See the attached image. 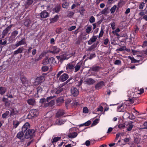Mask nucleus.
<instances>
[{
	"label": "nucleus",
	"mask_w": 147,
	"mask_h": 147,
	"mask_svg": "<svg viewBox=\"0 0 147 147\" xmlns=\"http://www.w3.org/2000/svg\"><path fill=\"white\" fill-rule=\"evenodd\" d=\"M26 40L24 38H23L18 42H17L15 45L16 47H18L22 45H24L26 44Z\"/></svg>",
	"instance_id": "obj_13"
},
{
	"label": "nucleus",
	"mask_w": 147,
	"mask_h": 147,
	"mask_svg": "<svg viewBox=\"0 0 147 147\" xmlns=\"http://www.w3.org/2000/svg\"><path fill=\"white\" fill-rule=\"evenodd\" d=\"M48 63L50 64H55L56 63L55 58L53 57H51L48 59Z\"/></svg>",
	"instance_id": "obj_32"
},
{
	"label": "nucleus",
	"mask_w": 147,
	"mask_h": 147,
	"mask_svg": "<svg viewBox=\"0 0 147 147\" xmlns=\"http://www.w3.org/2000/svg\"><path fill=\"white\" fill-rule=\"evenodd\" d=\"M9 112L8 111H6L5 113L2 114V117L3 119H5L7 118V116L9 115Z\"/></svg>",
	"instance_id": "obj_37"
},
{
	"label": "nucleus",
	"mask_w": 147,
	"mask_h": 147,
	"mask_svg": "<svg viewBox=\"0 0 147 147\" xmlns=\"http://www.w3.org/2000/svg\"><path fill=\"white\" fill-rule=\"evenodd\" d=\"M134 125L132 124L129 125L127 129V130L128 131H131L133 128Z\"/></svg>",
	"instance_id": "obj_53"
},
{
	"label": "nucleus",
	"mask_w": 147,
	"mask_h": 147,
	"mask_svg": "<svg viewBox=\"0 0 147 147\" xmlns=\"http://www.w3.org/2000/svg\"><path fill=\"white\" fill-rule=\"evenodd\" d=\"M33 2V0H27V3L28 5H31Z\"/></svg>",
	"instance_id": "obj_63"
},
{
	"label": "nucleus",
	"mask_w": 147,
	"mask_h": 147,
	"mask_svg": "<svg viewBox=\"0 0 147 147\" xmlns=\"http://www.w3.org/2000/svg\"><path fill=\"white\" fill-rule=\"evenodd\" d=\"M129 58L131 60V63H139L140 60H137L135 59L134 57H131L130 56H129Z\"/></svg>",
	"instance_id": "obj_38"
},
{
	"label": "nucleus",
	"mask_w": 147,
	"mask_h": 147,
	"mask_svg": "<svg viewBox=\"0 0 147 147\" xmlns=\"http://www.w3.org/2000/svg\"><path fill=\"white\" fill-rule=\"evenodd\" d=\"M69 6V3L66 2L63 3L62 5V7L63 8L65 9H67L68 8Z\"/></svg>",
	"instance_id": "obj_41"
},
{
	"label": "nucleus",
	"mask_w": 147,
	"mask_h": 147,
	"mask_svg": "<svg viewBox=\"0 0 147 147\" xmlns=\"http://www.w3.org/2000/svg\"><path fill=\"white\" fill-rule=\"evenodd\" d=\"M76 28V26H72L68 28V30L69 31H71L75 29Z\"/></svg>",
	"instance_id": "obj_62"
},
{
	"label": "nucleus",
	"mask_w": 147,
	"mask_h": 147,
	"mask_svg": "<svg viewBox=\"0 0 147 147\" xmlns=\"http://www.w3.org/2000/svg\"><path fill=\"white\" fill-rule=\"evenodd\" d=\"M20 123V122L19 121L17 120L13 121V127L14 128H16L18 126Z\"/></svg>",
	"instance_id": "obj_35"
},
{
	"label": "nucleus",
	"mask_w": 147,
	"mask_h": 147,
	"mask_svg": "<svg viewBox=\"0 0 147 147\" xmlns=\"http://www.w3.org/2000/svg\"><path fill=\"white\" fill-rule=\"evenodd\" d=\"M7 90V88L5 87L2 86L0 87V94L3 95L4 94Z\"/></svg>",
	"instance_id": "obj_34"
},
{
	"label": "nucleus",
	"mask_w": 147,
	"mask_h": 147,
	"mask_svg": "<svg viewBox=\"0 0 147 147\" xmlns=\"http://www.w3.org/2000/svg\"><path fill=\"white\" fill-rule=\"evenodd\" d=\"M61 8V5L58 4L55 6L54 8H52L51 9L54 12L57 13L60 11Z\"/></svg>",
	"instance_id": "obj_12"
},
{
	"label": "nucleus",
	"mask_w": 147,
	"mask_h": 147,
	"mask_svg": "<svg viewBox=\"0 0 147 147\" xmlns=\"http://www.w3.org/2000/svg\"><path fill=\"white\" fill-rule=\"evenodd\" d=\"M92 26H88L86 28V32L88 34H89L90 32L92 30Z\"/></svg>",
	"instance_id": "obj_42"
},
{
	"label": "nucleus",
	"mask_w": 147,
	"mask_h": 147,
	"mask_svg": "<svg viewBox=\"0 0 147 147\" xmlns=\"http://www.w3.org/2000/svg\"><path fill=\"white\" fill-rule=\"evenodd\" d=\"M99 122V120L98 119H96L94 120L92 123V125H96Z\"/></svg>",
	"instance_id": "obj_52"
},
{
	"label": "nucleus",
	"mask_w": 147,
	"mask_h": 147,
	"mask_svg": "<svg viewBox=\"0 0 147 147\" xmlns=\"http://www.w3.org/2000/svg\"><path fill=\"white\" fill-rule=\"evenodd\" d=\"M99 43V42L97 41L96 43H94L91 46L89 47L88 49V51H91L94 49L97 46Z\"/></svg>",
	"instance_id": "obj_28"
},
{
	"label": "nucleus",
	"mask_w": 147,
	"mask_h": 147,
	"mask_svg": "<svg viewBox=\"0 0 147 147\" xmlns=\"http://www.w3.org/2000/svg\"><path fill=\"white\" fill-rule=\"evenodd\" d=\"M27 124L28 125V123L24 125L22 127V131L19 132L16 136L17 138L21 140L22 142H23L24 140V133L28 129Z\"/></svg>",
	"instance_id": "obj_1"
},
{
	"label": "nucleus",
	"mask_w": 147,
	"mask_h": 147,
	"mask_svg": "<svg viewBox=\"0 0 147 147\" xmlns=\"http://www.w3.org/2000/svg\"><path fill=\"white\" fill-rule=\"evenodd\" d=\"M101 68L102 67L100 66L94 65L92 66L91 69V70L93 71L97 72L100 69H101Z\"/></svg>",
	"instance_id": "obj_22"
},
{
	"label": "nucleus",
	"mask_w": 147,
	"mask_h": 147,
	"mask_svg": "<svg viewBox=\"0 0 147 147\" xmlns=\"http://www.w3.org/2000/svg\"><path fill=\"white\" fill-rule=\"evenodd\" d=\"M45 79V78L43 76L38 77L36 79L35 82H37L38 84H40L42 83Z\"/></svg>",
	"instance_id": "obj_23"
},
{
	"label": "nucleus",
	"mask_w": 147,
	"mask_h": 147,
	"mask_svg": "<svg viewBox=\"0 0 147 147\" xmlns=\"http://www.w3.org/2000/svg\"><path fill=\"white\" fill-rule=\"evenodd\" d=\"M96 57V55L95 53L93 54H91L90 55V57H88L87 58V59H90L91 60L93 58L95 57Z\"/></svg>",
	"instance_id": "obj_54"
},
{
	"label": "nucleus",
	"mask_w": 147,
	"mask_h": 147,
	"mask_svg": "<svg viewBox=\"0 0 147 147\" xmlns=\"http://www.w3.org/2000/svg\"><path fill=\"white\" fill-rule=\"evenodd\" d=\"M49 67L47 66H42V69L43 71L45 72L46 71L49 69Z\"/></svg>",
	"instance_id": "obj_51"
},
{
	"label": "nucleus",
	"mask_w": 147,
	"mask_h": 147,
	"mask_svg": "<svg viewBox=\"0 0 147 147\" xmlns=\"http://www.w3.org/2000/svg\"><path fill=\"white\" fill-rule=\"evenodd\" d=\"M66 121V120L64 119H58L56 120L55 123L58 125H61L64 123Z\"/></svg>",
	"instance_id": "obj_26"
},
{
	"label": "nucleus",
	"mask_w": 147,
	"mask_h": 147,
	"mask_svg": "<svg viewBox=\"0 0 147 147\" xmlns=\"http://www.w3.org/2000/svg\"><path fill=\"white\" fill-rule=\"evenodd\" d=\"M53 51H50V52L53 54H55L58 53L60 49L59 48H58L57 46H53L52 47Z\"/></svg>",
	"instance_id": "obj_14"
},
{
	"label": "nucleus",
	"mask_w": 147,
	"mask_h": 147,
	"mask_svg": "<svg viewBox=\"0 0 147 147\" xmlns=\"http://www.w3.org/2000/svg\"><path fill=\"white\" fill-rule=\"evenodd\" d=\"M38 114L39 112L38 109H32L30 111L29 114L27 116V118L30 119L32 117H36Z\"/></svg>",
	"instance_id": "obj_4"
},
{
	"label": "nucleus",
	"mask_w": 147,
	"mask_h": 147,
	"mask_svg": "<svg viewBox=\"0 0 147 147\" xmlns=\"http://www.w3.org/2000/svg\"><path fill=\"white\" fill-rule=\"evenodd\" d=\"M12 26V24H11L8 26L3 31L1 34L2 38H4L5 36L7 34L9 31L11 30Z\"/></svg>",
	"instance_id": "obj_8"
},
{
	"label": "nucleus",
	"mask_w": 147,
	"mask_h": 147,
	"mask_svg": "<svg viewBox=\"0 0 147 147\" xmlns=\"http://www.w3.org/2000/svg\"><path fill=\"white\" fill-rule=\"evenodd\" d=\"M61 138V137H56L54 138L53 139L52 142V143H54L58 141Z\"/></svg>",
	"instance_id": "obj_46"
},
{
	"label": "nucleus",
	"mask_w": 147,
	"mask_h": 147,
	"mask_svg": "<svg viewBox=\"0 0 147 147\" xmlns=\"http://www.w3.org/2000/svg\"><path fill=\"white\" fill-rule=\"evenodd\" d=\"M57 58L60 61H63L65 60H67L70 57L66 53L63 54L60 56H56Z\"/></svg>",
	"instance_id": "obj_6"
},
{
	"label": "nucleus",
	"mask_w": 147,
	"mask_h": 147,
	"mask_svg": "<svg viewBox=\"0 0 147 147\" xmlns=\"http://www.w3.org/2000/svg\"><path fill=\"white\" fill-rule=\"evenodd\" d=\"M124 105L122 104L118 106L117 108V111L118 112H124L125 111V109L124 108Z\"/></svg>",
	"instance_id": "obj_25"
},
{
	"label": "nucleus",
	"mask_w": 147,
	"mask_h": 147,
	"mask_svg": "<svg viewBox=\"0 0 147 147\" xmlns=\"http://www.w3.org/2000/svg\"><path fill=\"white\" fill-rule=\"evenodd\" d=\"M117 7V6L115 5L111 8V9H110V11L111 13L113 14L114 13Z\"/></svg>",
	"instance_id": "obj_43"
},
{
	"label": "nucleus",
	"mask_w": 147,
	"mask_h": 147,
	"mask_svg": "<svg viewBox=\"0 0 147 147\" xmlns=\"http://www.w3.org/2000/svg\"><path fill=\"white\" fill-rule=\"evenodd\" d=\"M8 99L7 98H5L3 97L2 98V101L4 102V104L5 106H8L9 104L8 101Z\"/></svg>",
	"instance_id": "obj_39"
},
{
	"label": "nucleus",
	"mask_w": 147,
	"mask_h": 147,
	"mask_svg": "<svg viewBox=\"0 0 147 147\" xmlns=\"http://www.w3.org/2000/svg\"><path fill=\"white\" fill-rule=\"evenodd\" d=\"M95 21V19L93 16H91L89 19V22L91 23L94 22Z\"/></svg>",
	"instance_id": "obj_47"
},
{
	"label": "nucleus",
	"mask_w": 147,
	"mask_h": 147,
	"mask_svg": "<svg viewBox=\"0 0 147 147\" xmlns=\"http://www.w3.org/2000/svg\"><path fill=\"white\" fill-rule=\"evenodd\" d=\"M108 9L107 7L105 8L101 11V13L103 14H105L108 13Z\"/></svg>",
	"instance_id": "obj_45"
},
{
	"label": "nucleus",
	"mask_w": 147,
	"mask_h": 147,
	"mask_svg": "<svg viewBox=\"0 0 147 147\" xmlns=\"http://www.w3.org/2000/svg\"><path fill=\"white\" fill-rule=\"evenodd\" d=\"M24 49L23 47H20L17 50L13 52L14 55H17L23 52Z\"/></svg>",
	"instance_id": "obj_27"
},
{
	"label": "nucleus",
	"mask_w": 147,
	"mask_h": 147,
	"mask_svg": "<svg viewBox=\"0 0 147 147\" xmlns=\"http://www.w3.org/2000/svg\"><path fill=\"white\" fill-rule=\"evenodd\" d=\"M125 126V124L124 123L120 124L118 126V128L120 129H122Z\"/></svg>",
	"instance_id": "obj_58"
},
{
	"label": "nucleus",
	"mask_w": 147,
	"mask_h": 147,
	"mask_svg": "<svg viewBox=\"0 0 147 147\" xmlns=\"http://www.w3.org/2000/svg\"><path fill=\"white\" fill-rule=\"evenodd\" d=\"M86 82L87 84L90 85L92 84L95 82V80L91 78H89L87 79Z\"/></svg>",
	"instance_id": "obj_29"
},
{
	"label": "nucleus",
	"mask_w": 147,
	"mask_h": 147,
	"mask_svg": "<svg viewBox=\"0 0 147 147\" xmlns=\"http://www.w3.org/2000/svg\"><path fill=\"white\" fill-rule=\"evenodd\" d=\"M116 128H117V126L113 128L111 127H109L108 129L107 133H109L110 132L112 131L113 129H115Z\"/></svg>",
	"instance_id": "obj_56"
},
{
	"label": "nucleus",
	"mask_w": 147,
	"mask_h": 147,
	"mask_svg": "<svg viewBox=\"0 0 147 147\" xmlns=\"http://www.w3.org/2000/svg\"><path fill=\"white\" fill-rule=\"evenodd\" d=\"M71 101V99L68 98L65 101V106L67 109H68L69 104Z\"/></svg>",
	"instance_id": "obj_36"
},
{
	"label": "nucleus",
	"mask_w": 147,
	"mask_h": 147,
	"mask_svg": "<svg viewBox=\"0 0 147 147\" xmlns=\"http://www.w3.org/2000/svg\"><path fill=\"white\" fill-rule=\"evenodd\" d=\"M55 104V100H52L50 101V102H49L48 104V106L50 107H52Z\"/></svg>",
	"instance_id": "obj_48"
},
{
	"label": "nucleus",
	"mask_w": 147,
	"mask_h": 147,
	"mask_svg": "<svg viewBox=\"0 0 147 147\" xmlns=\"http://www.w3.org/2000/svg\"><path fill=\"white\" fill-rule=\"evenodd\" d=\"M65 112L63 110L59 109L57 111L56 115V117L59 118L63 116Z\"/></svg>",
	"instance_id": "obj_18"
},
{
	"label": "nucleus",
	"mask_w": 147,
	"mask_h": 147,
	"mask_svg": "<svg viewBox=\"0 0 147 147\" xmlns=\"http://www.w3.org/2000/svg\"><path fill=\"white\" fill-rule=\"evenodd\" d=\"M80 105L79 103L77 102L75 100L73 101V102L71 103V105L72 106H78Z\"/></svg>",
	"instance_id": "obj_50"
},
{
	"label": "nucleus",
	"mask_w": 147,
	"mask_h": 147,
	"mask_svg": "<svg viewBox=\"0 0 147 147\" xmlns=\"http://www.w3.org/2000/svg\"><path fill=\"white\" fill-rule=\"evenodd\" d=\"M24 138L26 139H32L35 136V131L34 129H27L26 131Z\"/></svg>",
	"instance_id": "obj_3"
},
{
	"label": "nucleus",
	"mask_w": 147,
	"mask_h": 147,
	"mask_svg": "<svg viewBox=\"0 0 147 147\" xmlns=\"http://www.w3.org/2000/svg\"><path fill=\"white\" fill-rule=\"evenodd\" d=\"M27 103L29 105H34L35 104V101L34 99L30 98L27 101Z\"/></svg>",
	"instance_id": "obj_31"
},
{
	"label": "nucleus",
	"mask_w": 147,
	"mask_h": 147,
	"mask_svg": "<svg viewBox=\"0 0 147 147\" xmlns=\"http://www.w3.org/2000/svg\"><path fill=\"white\" fill-rule=\"evenodd\" d=\"M63 72V71H59L57 74V78H59V80L60 81L63 82L66 80L68 78L69 76L66 73H64L60 76L61 74Z\"/></svg>",
	"instance_id": "obj_2"
},
{
	"label": "nucleus",
	"mask_w": 147,
	"mask_h": 147,
	"mask_svg": "<svg viewBox=\"0 0 147 147\" xmlns=\"http://www.w3.org/2000/svg\"><path fill=\"white\" fill-rule=\"evenodd\" d=\"M145 2H141L139 3L138 5V8L140 10H143L144 7L145 6Z\"/></svg>",
	"instance_id": "obj_30"
},
{
	"label": "nucleus",
	"mask_w": 147,
	"mask_h": 147,
	"mask_svg": "<svg viewBox=\"0 0 147 147\" xmlns=\"http://www.w3.org/2000/svg\"><path fill=\"white\" fill-rule=\"evenodd\" d=\"M64 98L62 97L58 98L56 100L57 105L59 106H60L64 102Z\"/></svg>",
	"instance_id": "obj_15"
},
{
	"label": "nucleus",
	"mask_w": 147,
	"mask_h": 147,
	"mask_svg": "<svg viewBox=\"0 0 147 147\" xmlns=\"http://www.w3.org/2000/svg\"><path fill=\"white\" fill-rule=\"evenodd\" d=\"M53 96H50L47 98L46 99V101L47 102H49L51 100H52L53 99Z\"/></svg>",
	"instance_id": "obj_60"
},
{
	"label": "nucleus",
	"mask_w": 147,
	"mask_h": 147,
	"mask_svg": "<svg viewBox=\"0 0 147 147\" xmlns=\"http://www.w3.org/2000/svg\"><path fill=\"white\" fill-rule=\"evenodd\" d=\"M63 90V88H58L57 89H56L55 90L54 92H55V94H59L60 93H61V92H62Z\"/></svg>",
	"instance_id": "obj_40"
},
{
	"label": "nucleus",
	"mask_w": 147,
	"mask_h": 147,
	"mask_svg": "<svg viewBox=\"0 0 147 147\" xmlns=\"http://www.w3.org/2000/svg\"><path fill=\"white\" fill-rule=\"evenodd\" d=\"M74 13L71 11H69L68 12V14L67 15V16L69 18H71L74 15Z\"/></svg>",
	"instance_id": "obj_49"
},
{
	"label": "nucleus",
	"mask_w": 147,
	"mask_h": 147,
	"mask_svg": "<svg viewBox=\"0 0 147 147\" xmlns=\"http://www.w3.org/2000/svg\"><path fill=\"white\" fill-rule=\"evenodd\" d=\"M33 21L32 19H26L24 23V24L25 26L27 27L32 26L34 24V23H32Z\"/></svg>",
	"instance_id": "obj_11"
},
{
	"label": "nucleus",
	"mask_w": 147,
	"mask_h": 147,
	"mask_svg": "<svg viewBox=\"0 0 147 147\" xmlns=\"http://www.w3.org/2000/svg\"><path fill=\"white\" fill-rule=\"evenodd\" d=\"M97 37L96 36H93L89 40L88 42V45H90L92 43L95 42L97 39Z\"/></svg>",
	"instance_id": "obj_24"
},
{
	"label": "nucleus",
	"mask_w": 147,
	"mask_h": 147,
	"mask_svg": "<svg viewBox=\"0 0 147 147\" xmlns=\"http://www.w3.org/2000/svg\"><path fill=\"white\" fill-rule=\"evenodd\" d=\"M147 46V41L145 40L143 42L142 47L143 48H144Z\"/></svg>",
	"instance_id": "obj_64"
},
{
	"label": "nucleus",
	"mask_w": 147,
	"mask_h": 147,
	"mask_svg": "<svg viewBox=\"0 0 147 147\" xmlns=\"http://www.w3.org/2000/svg\"><path fill=\"white\" fill-rule=\"evenodd\" d=\"M70 92L71 96L74 97L77 96L79 94L78 90L75 87H72L70 90Z\"/></svg>",
	"instance_id": "obj_7"
},
{
	"label": "nucleus",
	"mask_w": 147,
	"mask_h": 147,
	"mask_svg": "<svg viewBox=\"0 0 147 147\" xmlns=\"http://www.w3.org/2000/svg\"><path fill=\"white\" fill-rule=\"evenodd\" d=\"M74 128H71L70 129L69 132L68 134V136L69 138H76L78 134L76 132L73 131H74Z\"/></svg>",
	"instance_id": "obj_5"
},
{
	"label": "nucleus",
	"mask_w": 147,
	"mask_h": 147,
	"mask_svg": "<svg viewBox=\"0 0 147 147\" xmlns=\"http://www.w3.org/2000/svg\"><path fill=\"white\" fill-rule=\"evenodd\" d=\"M7 43V41L6 39H2L0 40V44L2 45H5Z\"/></svg>",
	"instance_id": "obj_44"
},
{
	"label": "nucleus",
	"mask_w": 147,
	"mask_h": 147,
	"mask_svg": "<svg viewBox=\"0 0 147 147\" xmlns=\"http://www.w3.org/2000/svg\"><path fill=\"white\" fill-rule=\"evenodd\" d=\"M104 85V82L103 81H101L96 84L95 88L96 89H99L102 88Z\"/></svg>",
	"instance_id": "obj_17"
},
{
	"label": "nucleus",
	"mask_w": 147,
	"mask_h": 147,
	"mask_svg": "<svg viewBox=\"0 0 147 147\" xmlns=\"http://www.w3.org/2000/svg\"><path fill=\"white\" fill-rule=\"evenodd\" d=\"M84 63L82 61H80L78 62L76 65L74 66V68H75L74 72H76L78 71L80 69L81 67H83Z\"/></svg>",
	"instance_id": "obj_9"
},
{
	"label": "nucleus",
	"mask_w": 147,
	"mask_h": 147,
	"mask_svg": "<svg viewBox=\"0 0 147 147\" xmlns=\"http://www.w3.org/2000/svg\"><path fill=\"white\" fill-rule=\"evenodd\" d=\"M20 79L22 84L24 85L28 83L27 78L23 75H21L20 76Z\"/></svg>",
	"instance_id": "obj_16"
},
{
	"label": "nucleus",
	"mask_w": 147,
	"mask_h": 147,
	"mask_svg": "<svg viewBox=\"0 0 147 147\" xmlns=\"http://www.w3.org/2000/svg\"><path fill=\"white\" fill-rule=\"evenodd\" d=\"M49 63H48V60L47 59H44L42 61V64L44 65H46Z\"/></svg>",
	"instance_id": "obj_55"
},
{
	"label": "nucleus",
	"mask_w": 147,
	"mask_h": 147,
	"mask_svg": "<svg viewBox=\"0 0 147 147\" xmlns=\"http://www.w3.org/2000/svg\"><path fill=\"white\" fill-rule=\"evenodd\" d=\"M49 16V13L46 10L43 11L40 13V17L42 18H47Z\"/></svg>",
	"instance_id": "obj_21"
},
{
	"label": "nucleus",
	"mask_w": 147,
	"mask_h": 147,
	"mask_svg": "<svg viewBox=\"0 0 147 147\" xmlns=\"http://www.w3.org/2000/svg\"><path fill=\"white\" fill-rule=\"evenodd\" d=\"M19 113V111L17 110L16 108H13L12 109L10 112V113L9 115L11 117L12 116H14L15 115H17Z\"/></svg>",
	"instance_id": "obj_19"
},
{
	"label": "nucleus",
	"mask_w": 147,
	"mask_h": 147,
	"mask_svg": "<svg viewBox=\"0 0 147 147\" xmlns=\"http://www.w3.org/2000/svg\"><path fill=\"white\" fill-rule=\"evenodd\" d=\"M91 122L89 120L84 123L85 126H87L89 125L91 123Z\"/></svg>",
	"instance_id": "obj_59"
},
{
	"label": "nucleus",
	"mask_w": 147,
	"mask_h": 147,
	"mask_svg": "<svg viewBox=\"0 0 147 147\" xmlns=\"http://www.w3.org/2000/svg\"><path fill=\"white\" fill-rule=\"evenodd\" d=\"M36 95L35 94V96L36 97H38L39 95H40L42 91V88L41 87L38 86L36 88Z\"/></svg>",
	"instance_id": "obj_20"
},
{
	"label": "nucleus",
	"mask_w": 147,
	"mask_h": 147,
	"mask_svg": "<svg viewBox=\"0 0 147 147\" xmlns=\"http://www.w3.org/2000/svg\"><path fill=\"white\" fill-rule=\"evenodd\" d=\"M121 63V61L120 60H116L114 63V64L115 65H119Z\"/></svg>",
	"instance_id": "obj_61"
},
{
	"label": "nucleus",
	"mask_w": 147,
	"mask_h": 147,
	"mask_svg": "<svg viewBox=\"0 0 147 147\" xmlns=\"http://www.w3.org/2000/svg\"><path fill=\"white\" fill-rule=\"evenodd\" d=\"M74 64L70 63L68 64L66 67V69L67 70L68 69L72 70L74 69Z\"/></svg>",
	"instance_id": "obj_33"
},
{
	"label": "nucleus",
	"mask_w": 147,
	"mask_h": 147,
	"mask_svg": "<svg viewBox=\"0 0 147 147\" xmlns=\"http://www.w3.org/2000/svg\"><path fill=\"white\" fill-rule=\"evenodd\" d=\"M18 31L15 30L12 32L11 35V36L9 38V40L10 41L13 40L16 36L18 34Z\"/></svg>",
	"instance_id": "obj_10"
},
{
	"label": "nucleus",
	"mask_w": 147,
	"mask_h": 147,
	"mask_svg": "<svg viewBox=\"0 0 147 147\" xmlns=\"http://www.w3.org/2000/svg\"><path fill=\"white\" fill-rule=\"evenodd\" d=\"M83 112L84 113H88V110L86 107H84L83 109Z\"/></svg>",
	"instance_id": "obj_57"
}]
</instances>
